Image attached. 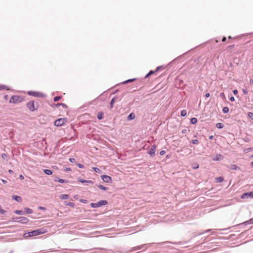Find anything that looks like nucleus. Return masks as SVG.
I'll return each instance as SVG.
<instances>
[{
	"instance_id": "5fc2aeb1",
	"label": "nucleus",
	"mask_w": 253,
	"mask_h": 253,
	"mask_svg": "<svg viewBox=\"0 0 253 253\" xmlns=\"http://www.w3.org/2000/svg\"><path fill=\"white\" fill-rule=\"evenodd\" d=\"M66 171H71V169L70 168H67L66 169Z\"/></svg>"
},
{
	"instance_id": "8fccbe9b",
	"label": "nucleus",
	"mask_w": 253,
	"mask_h": 253,
	"mask_svg": "<svg viewBox=\"0 0 253 253\" xmlns=\"http://www.w3.org/2000/svg\"><path fill=\"white\" fill-rule=\"evenodd\" d=\"M243 92L245 94H247L248 93V91L246 89H243Z\"/></svg>"
},
{
	"instance_id": "72a5a7b5",
	"label": "nucleus",
	"mask_w": 253,
	"mask_h": 253,
	"mask_svg": "<svg viewBox=\"0 0 253 253\" xmlns=\"http://www.w3.org/2000/svg\"><path fill=\"white\" fill-rule=\"evenodd\" d=\"M61 96H56L54 98V101L57 102L61 99Z\"/></svg>"
},
{
	"instance_id": "69168bd1",
	"label": "nucleus",
	"mask_w": 253,
	"mask_h": 253,
	"mask_svg": "<svg viewBox=\"0 0 253 253\" xmlns=\"http://www.w3.org/2000/svg\"><path fill=\"white\" fill-rule=\"evenodd\" d=\"M231 38H231V36H229V37H228V39H231Z\"/></svg>"
},
{
	"instance_id": "aec40b11",
	"label": "nucleus",
	"mask_w": 253,
	"mask_h": 253,
	"mask_svg": "<svg viewBox=\"0 0 253 253\" xmlns=\"http://www.w3.org/2000/svg\"><path fill=\"white\" fill-rule=\"evenodd\" d=\"M54 181L55 182H59L61 183H63L66 182V180L63 179H60V178H57L54 179Z\"/></svg>"
},
{
	"instance_id": "a18cd8bd",
	"label": "nucleus",
	"mask_w": 253,
	"mask_h": 253,
	"mask_svg": "<svg viewBox=\"0 0 253 253\" xmlns=\"http://www.w3.org/2000/svg\"><path fill=\"white\" fill-rule=\"evenodd\" d=\"M233 93L236 95L238 93V90L236 89H235L233 91Z\"/></svg>"
},
{
	"instance_id": "09e8293b",
	"label": "nucleus",
	"mask_w": 253,
	"mask_h": 253,
	"mask_svg": "<svg viewBox=\"0 0 253 253\" xmlns=\"http://www.w3.org/2000/svg\"><path fill=\"white\" fill-rule=\"evenodd\" d=\"M210 96V94L209 93H207L206 94H205V97H209Z\"/></svg>"
},
{
	"instance_id": "49530a36",
	"label": "nucleus",
	"mask_w": 253,
	"mask_h": 253,
	"mask_svg": "<svg viewBox=\"0 0 253 253\" xmlns=\"http://www.w3.org/2000/svg\"><path fill=\"white\" fill-rule=\"evenodd\" d=\"M230 100L231 101H234L235 100V98L233 96H231L230 98Z\"/></svg>"
},
{
	"instance_id": "7c9ffc66",
	"label": "nucleus",
	"mask_w": 253,
	"mask_h": 253,
	"mask_svg": "<svg viewBox=\"0 0 253 253\" xmlns=\"http://www.w3.org/2000/svg\"><path fill=\"white\" fill-rule=\"evenodd\" d=\"M192 167L193 169H197L199 168V165L197 163H194L192 164Z\"/></svg>"
},
{
	"instance_id": "5701e85b",
	"label": "nucleus",
	"mask_w": 253,
	"mask_h": 253,
	"mask_svg": "<svg viewBox=\"0 0 253 253\" xmlns=\"http://www.w3.org/2000/svg\"><path fill=\"white\" fill-rule=\"evenodd\" d=\"M14 212L17 214H24V211H20V210H15L14 211Z\"/></svg>"
},
{
	"instance_id": "f3484780",
	"label": "nucleus",
	"mask_w": 253,
	"mask_h": 253,
	"mask_svg": "<svg viewBox=\"0 0 253 253\" xmlns=\"http://www.w3.org/2000/svg\"><path fill=\"white\" fill-rule=\"evenodd\" d=\"M68 198L69 196L67 194H62L60 196V198L62 200L67 199Z\"/></svg>"
},
{
	"instance_id": "473e14b6",
	"label": "nucleus",
	"mask_w": 253,
	"mask_h": 253,
	"mask_svg": "<svg viewBox=\"0 0 253 253\" xmlns=\"http://www.w3.org/2000/svg\"><path fill=\"white\" fill-rule=\"evenodd\" d=\"M92 169L96 172H97V173H100L101 172V170L97 168L93 167V168H92Z\"/></svg>"
},
{
	"instance_id": "f03ea898",
	"label": "nucleus",
	"mask_w": 253,
	"mask_h": 253,
	"mask_svg": "<svg viewBox=\"0 0 253 253\" xmlns=\"http://www.w3.org/2000/svg\"><path fill=\"white\" fill-rule=\"evenodd\" d=\"M107 204V201L106 200H101L96 203H91L90 206L93 208H96L100 207L102 206L106 205Z\"/></svg>"
},
{
	"instance_id": "e2e57ef3",
	"label": "nucleus",
	"mask_w": 253,
	"mask_h": 253,
	"mask_svg": "<svg viewBox=\"0 0 253 253\" xmlns=\"http://www.w3.org/2000/svg\"><path fill=\"white\" fill-rule=\"evenodd\" d=\"M186 130L185 129H183L182 131V133H185L186 132Z\"/></svg>"
},
{
	"instance_id": "2eb2a0df",
	"label": "nucleus",
	"mask_w": 253,
	"mask_h": 253,
	"mask_svg": "<svg viewBox=\"0 0 253 253\" xmlns=\"http://www.w3.org/2000/svg\"><path fill=\"white\" fill-rule=\"evenodd\" d=\"M79 181L81 183H93V182L91 180H85L82 179H79Z\"/></svg>"
},
{
	"instance_id": "c756f323",
	"label": "nucleus",
	"mask_w": 253,
	"mask_h": 253,
	"mask_svg": "<svg viewBox=\"0 0 253 253\" xmlns=\"http://www.w3.org/2000/svg\"><path fill=\"white\" fill-rule=\"evenodd\" d=\"M65 204L66 206H69L70 207H73L74 205V203H71V202H65Z\"/></svg>"
},
{
	"instance_id": "393cba45",
	"label": "nucleus",
	"mask_w": 253,
	"mask_h": 253,
	"mask_svg": "<svg viewBox=\"0 0 253 253\" xmlns=\"http://www.w3.org/2000/svg\"><path fill=\"white\" fill-rule=\"evenodd\" d=\"M229 109L227 107H223V108L222 109V112L224 113H227L229 112Z\"/></svg>"
},
{
	"instance_id": "4468645a",
	"label": "nucleus",
	"mask_w": 253,
	"mask_h": 253,
	"mask_svg": "<svg viewBox=\"0 0 253 253\" xmlns=\"http://www.w3.org/2000/svg\"><path fill=\"white\" fill-rule=\"evenodd\" d=\"M135 117V115L133 113H131L129 115L127 116V119L128 121H131L133 120Z\"/></svg>"
},
{
	"instance_id": "052dcab7",
	"label": "nucleus",
	"mask_w": 253,
	"mask_h": 253,
	"mask_svg": "<svg viewBox=\"0 0 253 253\" xmlns=\"http://www.w3.org/2000/svg\"><path fill=\"white\" fill-rule=\"evenodd\" d=\"M213 138V136L212 135H211L209 137V139H212Z\"/></svg>"
},
{
	"instance_id": "4be33fe9",
	"label": "nucleus",
	"mask_w": 253,
	"mask_h": 253,
	"mask_svg": "<svg viewBox=\"0 0 253 253\" xmlns=\"http://www.w3.org/2000/svg\"><path fill=\"white\" fill-rule=\"evenodd\" d=\"M223 181V178L222 177H218L216 178V181L218 183L222 182Z\"/></svg>"
},
{
	"instance_id": "423d86ee",
	"label": "nucleus",
	"mask_w": 253,
	"mask_h": 253,
	"mask_svg": "<svg viewBox=\"0 0 253 253\" xmlns=\"http://www.w3.org/2000/svg\"><path fill=\"white\" fill-rule=\"evenodd\" d=\"M253 198V191L247 192L243 194L242 196V199H248V198Z\"/></svg>"
},
{
	"instance_id": "680f3d73",
	"label": "nucleus",
	"mask_w": 253,
	"mask_h": 253,
	"mask_svg": "<svg viewBox=\"0 0 253 253\" xmlns=\"http://www.w3.org/2000/svg\"><path fill=\"white\" fill-rule=\"evenodd\" d=\"M150 75H148V73L146 75V76L145 77V78H148Z\"/></svg>"
},
{
	"instance_id": "6ab92c4d",
	"label": "nucleus",
	"mask_w": 253,
	"mask_h": 253,
	"mask_svg": "<svg viewBox=\"0 0 253 253\" xmlns=\"http://www.w3.org/2000/svg\"><path fill=\"white\" fill-rule=\"evenodd\" d=\"M103 118V113L102 112H99L97 114V118L99 120H101Z\"/></svg>"
},
{
	"instance_id": "58836bf2",
	"label": "nucleus",
	"mask_w": 253,
	"mask_h": 253,
	"mask_svg": "<svg viewBox=\"0 0 253 253\" xmlns=\"http://www.w3.org/2000/svg\"><path fill=\"white\" fill-rule=\"evenodd\" d=\"M220 96L223 98H224L225 97V94L223 92H222L220 94Z\"/></svg>"
},
{
	"instance_id": "cd10ccee",
	"label": "nucleus",
	"mask_w": 253,
	"mask_h": 253,
	"mask_svg": "<svg viewBox=\"0 0 253 253\" xmlns=\"http://www.w3.org/2000/svg\"><path fill=\"white\" fill-rule=\"evenodd\" d=\"M187 112L185 110H183L181 111L180 115L182 117H185L186 116Z\"/></svg>"
},
{
	"instance_id": "39448f33",
	"label": "nucleus",
	"mask_w": 253,
	"mask_h": 253,
	"mask_svg": "<svg viewBox=\"0 0 253 253\" xmlns=\"http://www.w3.org/2000/svg\"><path fill=\"white\" fill-rule=\"evenodd\" d=\"M66 122V120L65 119L60 118L54 122V125L57 126H60L64 125Z\"/></svg>"
},
{
	"instance_id": "2f4dec72",
	"label": "nucleus",
	"mask_w": 253,
	"mask_h": 253,
	"mask_svg": "<svg viewBox=\"0 0 253 253\" xmlns=\"http://www.w3.org/2000/svg\"><path fill=\"white\" fill-rule=\"evenodd\" d=\"M3 89H7L8 90V88H7V87L5 85H0V90H3Z\"/></svg>"
},
{
	"instance_id": "c85d7f7f",
	"label": "nucleus",
	"mask_w": 253,
	"mask_h": 253,
	"mask_svg": "<svg viewBox=\"0 0 253 253\" xmlns=\"http://www.w3.org/2000/svg\"><path fill=\"white\" fill-rule=\"evenodd\" d=\"M98 187L103 190H104V191H106L108 189L107 187H104V186H103L102 185H98Z\"/></svg>"
},
{
	"instance_id": "20e7f679",
	"label": "nucleus",
	"mask_w": 253,
	"mask_h": 253,
	"mask_svg": "<svg viewBox=\"0 0 253 253\" xmlns=\"http://www.w3.org/2000/svg\"><path fill=\"white\" fill-rule=\"evenodd\" d=\"M21 101V98L19 96H12L9 100L10 103H16Z\"/></svg>"
},
{
	"instance_id": "ea45409f",
	"label": "nucleus",
	"mask_w": 253,
	"mask_h": 253,
	"mask_svg": "<svg viewBox=\"0 0 253 253\" xmlns=\"http://www.w3.org/2000/svg\"><path fill=\"white\" fill-rule=\"evenodd\" d=\"M4 212H5V211L3 210H2V209H1V207H0V213L3 214V213H4Z\"/></svg>"
},
{
	"instance_id": "4c0bfd02",
	"label": "nucleus",
	"mask_w": 253,
	"mask_h": 253,
	"mask_svg": "<svg viewBox=\"0 0 253 253\" xmlns=\"http://www.w3.org/2000/svg\"><path fill=\"white\" fill-rule=\"evenodd\" d=\"M77 165L79 168H81V169H82L84 167V166L81 164H78Z\"/></svg>"
},
{
	"instance_id": "6e6552de",
	"label": "nucleus",
	"mask_w": 253,
	"mask_h": 253,
	"mask_svg": "<svg viewBox=\"0 0 253 253\" xmlns=\"http://www.w3.org/2000/svg\"><path fill=\"white\" fill-rule=\"evenodd\" d=\"M27 107L32 111L36 110L33 101H30L27 103Z\"/></svg>"
},
{
	"instance_id": "37998d69",
	"label": "nucleus",
	"mask_w": 253,
	"mask_h": 253,
	"mask_svg": "<svg viewBox=\"0 0 253 253\" xmlns=\"http://www.w3.org/2000/svg\"><path fill=\"white\" fill-rule=\"evenodd\" d=\"M38 209L41 210H46V209L44 207H39L38 208Z\"/></svg>"
},
{
	"instance_id": "6e6d98bb",
	"label": "nucleus",
	"mask_w": 253,
	"mask_h": 253,
	"mask_svg": "<svg viewBox=\"0 0 253 253\" xmlns=\"http://www.w3.org/2000/svg\"><path fill=\"white\" fill-rule=\"evenodd\" d=\"M250 223L253 224V218L250 219Z\"/></svg>"
},
{
	"instance_id": "de8ad7c7",
	"label": "nucleus",
	"mask_w": 253,
	"mask_h": 253,
	"mask_svg": "<svg viewBox=\"0 0 253 253\" xmlns=\"http://www.w3.org/2000/svg\"><path fill=\"white\" fill-rule=\"evenodd\" d=\"M1 157L3 159H5V157H6V155L5 154H2V155H1Z\"/></svg>"
},
{
	"instance_id": "774afa93",
	"label": "nucleus",
	"mask_w": 253,
	"mask_h": 253,
	"mask_svg": "<svg viewBox=\"0 0 253 253\" xmlns=\"http://www.w3.org/2000/svg\"><path fill=\"white\" fill-rule=\"evenodd\" d=\"M250 82H251V83H253V81H252V80H250Z\"/></svg>"
},
{
	"instance_id": "9d476101",
	"label": "nucleus",
	"mask_w": 253,
	"mask_h": 253,
	"mask_svg": "<svg viewBox=\"0 0 253 253\" xmlns=\"http://www.w3.org/2000/svg\"><path fill=\"white\" fill-rule=\"evenodd\" d=\"M223 159V156L221 154H216V156L212 158V160L214 161L221 160Z\"/></svg>"
},
{
	"instance_id": "dca6fc26",
	"label": "nucleus",
	"mask_w": 253,
	"mask_h": 253,
	"mask_svg": "<svg viewBox=\"0 0 253 253\" xmlns=\"http://www.w3.org/2000/svg\"><path fill=\"white\" fill-rule=\"evenodd\" d=\"M43 172L47 175H51L52 174V171L48 169H45L43 170Z\"/></svg>"
},
{
	"instance_id": "bb28decb",
	"label": "nucleus",
	"mask_w": 253,
	"mask_h": 253,
	"mask_svg": "<svg viewBox=\"0 0 253 253\" xmlns=\"http://www.w3.org/2000/svg\"><path fill=\"white\" fill-rule=\"evenodd\" d=\"M136 80V79L134 78V79H129V80H127L126 81H125L123 83L124 84H127V83H131V82H132Z\"/></svg>"
},
{
	"instance_id": "e433bc0d",
	"label": "nucleus",
	"mask_w": 253,
	"mask_h": 253,
	"mask_svg": "<svg viewBox=\"0 0 253 253\" xmlns=\"http://www.w3.org/2000/svg\"><path fill=\"white\" fill-rule=\"evenodd\" d=\"M69 161L71 162V163H74L76 162V159L75 158H70L69 159Z\"/></svg>"
},
{
	"instance_id": "1a4fd4ad",
	"label": "nucleus",
	"mask_w": 253,
	"mask_h": 253,
	"mask_svg": "<svg viewBox=\"0 0 253 253\" xmlns=\"http://www.w3.org/2000/svg\"><path fill=\"white\" fill-rule=\"evenodd\" d=\"M156 148V146L155 145L151 146V148L148 152V153L152 157L154 156L155 154Z\"/></svg>"
},
{
	"instance_id": "f8f14e48",
	"label": "nucleus",
	"mask_w": 253,
	"mask_h": 253,
	"mask_svg": "<svg viewBox=\"0 0 253 253\" xmlns=\"http://www.w3.org/2000/svg\"><path fill=\"white\" fill-rule=\"evenodd\" d=\"M28 94L31 95H33L35 96H42V93L39 92H34V91H29Z\"/></svg>"
},
{
	"instance_id": "b1692460",
	"label": "nucleus",
	"mask_w": 253,
	"mask_h": 253,
	"mask_svg": "<svg viewBox=\"0 0 253 253\" xmlns=\"http://www.w3.org/2000/svg\"><path fill=\"white\" fill-rule=\"evenodd\" d=\"M197 122V119L195 118H192V119H191V120H190V123L192 124H196V123Z\"/></svg>"
},
{
	"instance_id": "a19ab883",
	"label": "nucleus",
	"mask_w": 253,
	"mask_h": 253,
	"mask_svg": "<svg viewBox=\"0 0 253 253\" xmlns=\"http://www.w3.org/2000/svg\"><path fill=\"white\" fill-rule=\"evenodd\" d=\"M166 153V151H164V150H162L160 152V154L161 155H164Z\"/></svg>"
},
{
	"instance_id": "4d7b16f0",
	"label": "nucleus",
	"mask_w": 253,
	"mask_h": 253,
	"mask_svg": "<svg viewBox=\"0 0 253 253\" xmlns=\"http://www.w3.org/2000/svg\"><path fill=\"white\" fill-rule=\"evenodd\" d=\"M226 38L225 37H223L222 40V41L224 42L226 41Z\"/></svg>"
},
{
	"instance_id": "9b49d317",
	"label": "nucleus",
	"mask_w": 253,
	"mask_h": 253,
	"mask_svg": "<svg viewBox=\"0 0 253 253\" xmlns=\"http://www.w3.org/2000/svg\"><path fill=\"white\" fill-rule=\"evenodd\" d=\"M227 168L230 169L232 170H239L240 168L238 167L237 165L234 164H231L227 166Z\"/></svg>"
},
{
	"instance_id": "3c124183",
	"label": "nucleus",
	"mask_w": 253,
	"mask_h": 253,
	"mask_svg": "<svg viewBox=\"0 0 253 253\" xmlns=\"http://www.w3.org/2000/svg\"><path fill=\"white\" fill-rule=\"evenodd\" d=\"M19 178L21 179H23L24 178V176L22 175H19Z\"/></svg>"
},
{
	"instance_id": "f257e3e1",
	"label": "nucleus",
	"mask_w": 253,
	"mask_h": 253,
	"mask_svg": "<svg viewBox=\"0 0 253 253\" xmlns=\"http://www.w3.org/2000/svg\"><path fill=\"white\" fill-rule=\"evenodd\" d=\"M43 233V232H42L41 229H38L36 230L32 231L30 232L24 233L23 235V237L25 238H27L28 237L41 235V234H42Z\"/></svg>"
},
{
	"instance_id": "603ef678",
	"label": "nucleus",
	"mask_w": 253,
	"mask_h": 253,
	"mask_svg": "<svg viewBox=\"0 0 253 253\" xmlns=\"http://www.w3.org/2000/svg\"><path fill=\"white\" fill-rule=\"evenodd\" d=\"M161 68V66L158 67L156 68V69L155 71H156V72L158 71V70H159V69H160Z\"/></svg>"
},
{
	"instance_id": "f704fd0d",
	"label": "nucleus",
	"mask_w": 253,
	"mask_h": 253,
	"mask_svg": "<svg viewBox=\"0 0 253 253\" xmlns=\"http://www.w3.org/2000/svg\"><path fill=\"white\" fill-rule=\"evenodd\" d=\"M248 116L252 120H253V113H252V112L248 113Z\"/></svg>"
},
{
	"instance_id": "c9c22d12",
	"label": "nucleus",
	"mask_w": 253,
	"mask_h": 253,
	"mask_svg": "<svg viewBox=\"0 0 253 253\" xmlns=\"http://www.w3.org/2000/svg\"><path fill=\"white\" fill-rule=\"evenodd\" d=\"M192 143L193 144H197L199 143V141L197 139H194L192 140Z\"/></svg>"
},
{
	"instance_id": "7ed1b4c3",
	"label": "nucleus",
	"mask_w": 253,
	"mask_h": 253,
	"mask_svg": "<svg viewBox=\"0 0 253 253\" xmlns=\"http://www.w3.org/2000/svg\"><path fill=\"white\" fill-rule=\"evenodd\" d=\"M13 220L17 222L22 224H26L29 221V219L25 217H19L13 218Z\"/></svg>"
},
{
	"instance_id": "c03bdc74",
	"label": "nucleus",
	"mask_w": 253,
	"mask_h": 253,
	"mask_svg": "<svg viewBox=\"0 0 253 253\" xmlns=\"http://www.w3.org/2000/svg\"><path fill=\"white\" fill-rule=\"evenodd\" d=\"M80 202H82V203H86V200H84V199H81V200H80Z\"/></svg>"
},
{
	"instance_id": "ddd939ff",
	"label": "nucleus",
	"mask_w": 253,
	"mask_h": 253,
	"mask_svg": "<svg viewBox=\"0 0 253 253\" xmlns=\"http://www.w3.org/2000/svg\"><path fill=\"white\" fill-rule=\"evenodd\" d=\"M12 198L13 199L18 202H21L22 200V198L21 197L17 195H13Z\"/></svg>"
},
{
	"instance_id": "338daca9",
	"label": "nucleus",
	"mask_w": 253,
	"mask_h": 253,
	"mask_svg": "<svg viewBox=\"0 0 253 253\" xmlns=\"http://www.w3.org/2000/svg\"><path fill=\"white\" fill-rule=\"evenodd\" d=\"M250 82H251V83H253V81H252V80H250Z\"/></svg>"
},
{
	"instance_id": "412c9836",
	"label": "nucleus",
	"mask_w": 253,
	"mask_h": 253,
	"mask_svg": "<svg viewBox=\"0 0 253 253\" xmlns=\"http://www.w3.org/2000/svg\"><path fill=\"white\" fill-rule=\"evenodd\" d=\"M216 126L218 128L221 129V128H222L224 126H223V125L222 123H218L216 124Z\"/></svg>"
},
{
	"instance_id": "13d9d810",
	"label": "nucleus",
	"mask_w": 253,
	"mask_h": 253,
	"mask_svg": "<svg viewBox=\"0 0 253 253\" xmlns=\"http://www.w3.org/2000/svg\"><path fill=\"white\" fill-rule=\"evenodd\" d=\"M8 172L10 173H12L13 172V170H11V169H9L8 170Z\"/></svg>"
},
{
	"instance_id": "0e129e2a",
	"label": "nucleus",
	"mask_w": 253,
	"mask_h": 253,
	"mask_svg": "<svg viewBox=\"0 0 253 253\" xmlns=\"http://www.w3.org/2000/svg\"><path fill=\"white\" fill-rule=\"evenodd\" d=\"M251 166L253 167V161L251 162Z\"/></svg>"
},
{
	"instance_id": "bf43d9fd",
	"label": "nucleus",
	"mask_w": 253,
	"mask_h": 253,
	"mask_svg": "<svg viewBox=\"0 0 253 253\" xmlns=\"http://www.w3.org/2000/svg\"><path fill=\"white\" fill-rule=\"evenodd\" d=\"M57 105H63L64 106H66L64 104H62V103L57 104Z\"/></svg>"
},
{
	"instance_id": "a878e982",
	"label": "nucleus",
	"mask_w": 253,
	"mask_h": 253,
	"mask_svg": "<svg viewBox=\"0 0 253 253\" xmlns=\"http://www.w3.org/2000/svg\"><path fill=\"white\" fill-rule=\"evenodd\" d=\"M115 99H116V97H114L112 99V100L110 102V108L111 109L113 108V104L115 101Z\"/></svg>"
},
{
	"instance_id": "a211bd4d",
	"label": "nucleus",
	"mask_w": 253,
	"mask_h": 253,
	"mask_svg": "<svg viewBox=\"0 0 253 253\" xmlns=\"http://www.w3.org/2000/svg\"><path fill=\"white\" fill-rule=\"evenodd\" d=\"M25 212L27 214H31L33 212V210L31 209H29L28 208H25Z\"/></svg>"
},
{
	"instance_id": "79ce46f5",
	"label": "nucleus",
	"mask_w": 253,
	"mask_h": 253,
	"mask_svg": "<svg viewBox=\"0 0 253 253\" xmlns=\"http://www.w3.org/2000/svg\"><path fill=\"white\" fill-rule=\"evenodd\" d=\"M156 71H150L149 73H148V75H152L153 74H154Z\"/></svg>"
},
{
	"instance_id": "864d4df0",
	"label": "nucleus",
	"mask_w": 253,
	"mask_h": 253,
	"mask_svg": "<svg viewBox=\"0 0 253 253\" xmlns=\"http://www.w3.org/2000/svg\"><path fill=\"white\" fill-rule=\"evenodd\" d=\"M1 181L4 184H6L7 183V181L4 179H1Z\"/></svg>"
},
{
	"instance_id": "0eeeda50",
	"label": "nucleus",
	"mask_w": 253,
	"mask_h": 253,
	"mask_svg": "<svg viewBox=\"0 0 253 253\" xmlns=\"http://www.w3.org/2000/svg\"><path fill=\"white\" fill-rule=\"evenodd\" d=\"M102 180L106 183H111L112 182V178L110 176L107 175H102L101 176Z\"/></svg>"
}]
</instances>
